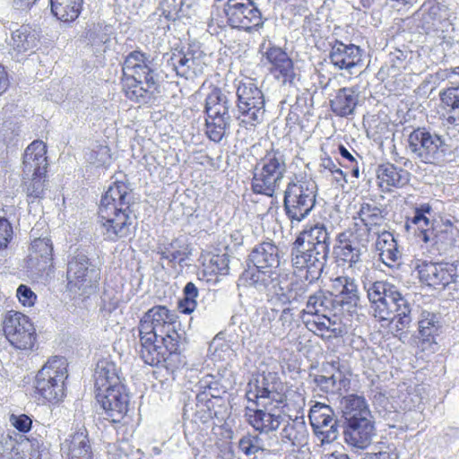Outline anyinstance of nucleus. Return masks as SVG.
<instances>
[{"instance_id": "obj_6", "label": "nucleus", "mask_w": 459, "mask_h": 459, "mask_svg": "<svg viewBox=\"0 0 459 459\" xmlns=\"http://www.w3.org/2000/svg\"><path fill=\"white\" fill-rule=\"evenodd\" d=\"M287 171L285 155L279 150H272L255 164L252 178L255 193L273 196L280 188Z\"/></svg>"}, {"instance_id": "obj_34", "label": "nucleus", "mask_w": 459, "mask_h": 459, "mask_svg": "<svg viewBox=\"0 0 459 459\" xmlns=\"http://www.w3.org/2000/svg\"><path fill=\"white\" fill-rule=\"evenodd\" d=\"M358 220L359 221H356L354 226L357 228V230L363 231V233L360 234L361 237L364 235L368 237L375 227L380 226L383 223L384 217L382 211L378 207L364 204L361 205L359 212ZM361 241L368 242V239L365 238H361Z\"/></svg>"}, {"instance_id": "obj_28", "label": "nucleus", "mask_w": 459, "mask_h": 459, "mask_svg": "<svg viewBox=\"0 0 459 459\" xmlns=\"http://www.w3.org/2000/svg\"><path fill=\"white\" fill-rule=\"evenodd\" d=\"M61 451L67 459H91V450L85 429L70 435L62 444Z\"/></svg>"}, {"instance_id": "obj_26", "label": "nucleus", "mask_w": 459, "mask_h": 459, "mask_svg": "<svg viewBox=\"0 0 459 459\" xmlns=\"http://www.w3.org/2000/svg\"><path fill=\"white\" fill-rule=\"evenodd\" d=\"M308 431L302 417L290 419L281 432L282 444L292 447L296 451L307 444Z\"/></svg>"}, {"instance_id": "obj_24", "label": "nucleus", "mask_w": 459, "mask_h": 459, "mask_svg": "<svg viewBox=\"0 0 459 459\" xmlns=\"http://www.w3.org/2000/svg\"><path fill=\"white\" fill-rule=\"evenodd\" d=\"M331 232L328 228L321 222L313 225H307L296 238V244H305L314 248L315 251L323 252L328 255L330 250Z\"/></svg>"}, {"instance_id": "obj_44", "label": "nucleus", "mask_w": 459, "mask_h": 459, "mask_svg": "<svg viewBox=\"0 0 459 459\" xmlns=\"http://www.w3.org/2000/svg\"><path fill=\"white\" fill-rule=\"evenodd\" d=\"M304 323L309 331L320 336H325L327 333L336 335L342 332L337 324L325 314L311 315L310 317L304 319Z\"/></svg>"}, {"instance_id": "obj_21", "label": "nucleus", "mask_w": 459, "mask_h": 459, "mask_svg": "<svg viewBox=\"0 0 459 459\" xmlns=\"http://www.w3.org/2000/svg\"><path fill=\"white\" fill-rule=\"evenodd\" d=\"M48 166L46 143L40 140L33 141L24 152L22 175L24 177L46 175Z\"/></svg>"}, {"instance_id": "obj_25", "label": "nucleus", "mask_w": 459, "mask_h": 459, "mask_svg": "<svg viewBox=\"0 0 459 459\" xmlns=\"http://www.w3.org/2000/svg\"><path fill=\"white\" fill-rule=\"evenodd\" d=\"M6 45L12 56L18 57L21 55L32 52L38 43L36 33L29 26L22 25L13 30L6 38Z\"/></svg>"}, {"instance_id": "obj_64", "label": "nucleus", "mask_w": 459, "mask_h": 459, "mask_svg": "<svg viewBox=\"0 0 459 459\" xmlns=\"http://www.w3.org/2000/svg\"><path fill=\"white\" fill-rule=\"evenodd\" d=\"M37 0H12V5L16 10L27 11L36 3Z\"/></svg>"}, {"instance_id": "obj_23", "label": "nucleus", "mask_w": 459, "mask_h": 459, "mask_svg": "<svg viewBox=\"0 0 459 459\" xmlns=\"http://www.w3.org/2000/svg\"><path fill=\"white\" fill-rule=\"evenodd\" d=\"M329 59L335 68L345 69L351 74V69L361 62V50L356 45L336 40L332 46Z\"/></svg>"}, {"instance_id": "obj_35", "label": "nucleus", "mask_w": 459, "mask_h": 459, "mask_svg": "<svg viewBox=\"0 0 459 459\" xmlns=\"http://www.w3.org/2000/svg\"><path fill=\"white\" fill-rule=\"evenodd\" d=\"M377 178L381 187H403L409 183L410 173L401 168L395 167L391 163H385L378 166Z\"/></svg>"}, {"instance_id": "obj_45", "label": "nucleus", "mask_w": 459, "mask_h": 459, "mask_svg": "<svg viewBox=\"0 0 459 459\" xmlns=\"http://www.w3.org/2000/svg\"><path fill=\"white\" fill-rule=\"evenodd\" d=\"M443 104L449 108L446 117V124L459 126V86L451 87L440 94Z\"/></svg>"}, {"instance_id": "obj_5", "label": "nucleus", "mask_w": 459, "mask_h": 459, "mask_svg": "<svg viewBox=\"0 0 459 459\" xmlns=\"http://www.w3.org/2000/svg\"><path fill=\"white\" fill-rule=\"evenodd\" d=\"M407 152L413 160L425 164L440 165L451 154V147L444 136L425 127H419L408 135Z\"/></svg>"}, {"instance_id": "obj_51", "label": "nucleus", "mask_w": 459, "mask_h": 459, "mask_svg": "<svg viewBox=\"0 0 459 459\" xmlns=\"http://www.w3.org/2000/svg\"><path fill=\"white\" fill-rule=\"evenodd\" d=\"M195 4L196 0H169V15L173 19L189 17Z\"/></svg>"}, {"instance_id": "obj_15", "label": "nucleus", "mask_w": 459, "mask_h": 459, "mask_svg": "<svg viewBox=\"0 0 459 459\" xmlns=\"http://www.w3.org/2000/svg\"><path fill=\"white\" fill-rule=\"evenodd\" d=\"M279 273L271 270L249 267L239 277V285L254 288L260 292H273L280 295L283 289L279 285Z\"/></svg>"}, {"instance_id": "obj_10", "label": "nucleus", "mask_w": 459, "mask_h": 459, "mask_svg": "<svg viewBox=\"0 0 459 459\" xmlns=\"http://www.w3.org/2000/svg\"><path fill=\"white\" fill-rule=\"evenodd\" d=\"M130 209L99 208V222L104 238L110 241H117L126 238L131 233L134 219Z\"/></svg>"}, {"instance_id": "obj_27", "label": "nucleus", "mask_w": 459, "mask_h": 459, "mask_svg": "<svg viewBox=\"0 0 459 459\" xmlns=\"http://www.w3.org/2000/svg\"><path fill=\"white\" fill-rule=\"evenodd\" d=\"M416 268L420 281L429 286H446L454 281V274L445 264L422 262Z\"/></svg>"}, {"instance_id": "obj_31", "label": "nucleus", "mask_w": 459, "mask_h": 459, "mask_svg": "<svg viewBox=\"0 0 459 459\" xmlns=\"http://www.w3.org/2000/svg\"><path fill=\"white\" fill-rule=\"evenodd\" d=\"M264 56L271 64V71L278 79L282 78L283 82L290 79L293 75V64L287 53L278 47H270L264 53Z\"/></svg>"}, {"instance_id": "obj_32", "label": "nucleus", "mask_w": 459, "mask_h": 459, "mask_svg": "<svg viewBox=\"0 0 459 459\" xmlns=\"http://www.w3.org/2000/svg\"><path fill=\"white\" fill-rule=\"evenodd\" d=\"M118 385L123 384L121 383L117 365L109 359L99 360L95 369L96 390L103 391Z\"/></svg>"}, {"instance_id": "obj_40", "label": "nucleus", "mask_w": 459, "mask_h": 459, "mask_svg": "<svg viewBox=\"0 0 459 459\" xmlns=\"http://www.w3.org/2000/svg\"><path fill=\"white\" fill-rule=\"evenodd\" d=\"M358 97L353 88L340 89L330 101L333 112L340 117L351 115L358 103Z\"/></svg>"}, {"instance_id": "obj_49", "label": "nucleus", "mask_w": 459, "mask_h": 459, "mask_svg": "<svg viewBox=\"0 0 459 459\" xmlns=\"http://www.w3.org/2000/svg\"><path fill=\"white\" fill-rule=\"evenodd\" d=\"M316 435L323 436L322 442L334 441L338 437L337 420L334 412L330 414V419L315 422L311 425Z\"/></svg>"}, {"instance_id": "obj_36", "label": "nucleus", "mask_w": 459, "mask_h": 459, "mask_svg": "<svg viewBox=\"0 0 459 459\" xmlns=\"http://www.w3.org/2000/svg\"><path fill=\"white\" fill-rule=\"evenodd\" d=\"M341 408L346 423L353 420L372 418L365 398L359 395L350 394L344 396L341 400Z\"/></svg>"}, {"instance_id": "obj_13", "label": "nucleus", "mask_w": 459, "mask_h": 459, "mask_svg": "<svg viewBox=\"0 0 459 459\" xmlns=\"http://www.w3.org/2000/svg\"><path fill=\"white\" fill-rule=\"evenodd\" d=\"M328 255L315 251L305 244L293 243L291 250V264L298 272H305L302 276L309 282L317 280L325 265Z\"/></svg>"}, {"instance_id": "obj_57", "label": "nucleus", "mask_w": 459, "mask_h": 459, "mask_svg": "<svg viewBox=\"0 0 459 459\" xmlns=\"http://www.w3.org/2000/svg\"><path fill=\"white\" fill-rule=\"evenodd\" d=\"M87 160L97 167L108 165L111 160L110 150L106 145H98L89 152Z\"/></svg>"}, {"instance_id": "obj_53", "label": "nucleus", "mask_w": 459, "mask_h": 459, "mask_svg": "<svg viewBox=\"0 0 459 459\" xmlns=\"http://www.w3.org/2000/svg\"><path fill=\"white\" fill-rule=\"evenodd\" d=\"M184 299L179 301L178 307L184 314H191L196 308L198 290L193 282H188L184 288Z\"/></svg>"}, {"instance_id": "obj_52", "label": "nucleus", "mask_w": 459, "mask_h": 459, "mask_svg": "<svg viewBox=\"0 0 459 459\" xmlns=\"http://www.w3.org/2000/svg\"><path fill=\"white\" fill-rule=\"evenodd\" d=\"M411 224L417 227L419 230V238L425 243L432 241L433 231H435L436 226L430 217H420L419 215H413L411 221Z\"/></svg>"}, {"instance_id": "obj_4", "label": "nucleus", "mask_w": 459, "mask_h": 459, "mask_svg": "<svg viewBox=\"0 0 459 459\" xmlns=\"http://www.w3.org/2000/svg\"><path fill=\"white\" fill-rule=\"evenodd\" d=\"M246 396L248 403L263 408L279 405L285 400L290 403L292 398L295 410L299 411L305 406L303 394L292 391L287 395L283 383L277 374L273 372H264L251 379L247 384Z\"/></svg>"}, {"instance_id": "obj_41", "label": "nucleus", "mask_w": 459, "mask_h": 459, "mask_svg": "<svg viewBox=\"0 0 459 459\" xmlns=\"http://www.w3.org/2000/svg\"><path fill=\"white\" fill-rule=\"evenodd\" d=\"M52 245L49 239L36 238L31 243L29 263L39 270H44L52 260Z\"/></svg>"}, {"instance_id": "obj_22", "label": "nucleus", "mask_w": 459, "mask_h": 459, "mask_svg": "<svg viewBox=\"0 0 459 459\" xmlns=\"http://www.w3.org/2000/svg\"><path fill=\"white\" fill-rule=\"evenodd\" d=\"M419 345L422 351L434 352L437 346L436 337L441 327L437 314L423 310L419 318Z\"/></svg>"}, {"instance_id": "obj_60", "label": "nucleus", "mask_w": 459, "mask_h": 459, "mask_svg": "<svg viewBox=\"0 0 459 459\" xmlns=\"http://www.w3.org/2000/svg\"><path fill=\"white\" fill-rule=\"evenodd\" d=\"M13 228L10 222L0 216V249L5 248L12 238Z\"/></svg>"}, {"instance_id": "obj_47", "label": "nucleus", "mask_w": 459, "mask_h": 459, "mask_svg": "<svg viewBox=\"0 0 459 459\" xmlns=\"http://www.w3.org/2000/svg\"><path fill=\"white\" fill-rule=\"evenodd\" d=\"M340 242V255L342 258L350 264V266L357 267L360 264V255L364 245H354V243L348 238V234L343 233L339 237Z\"/></svg>"}, {"instance_id": "obj_14", "label": "nucleus", "mask_w": 459, "mask_h": 459, "mask_svg": "<svg viewBox=\"0 0 459 459\" xmlns=\"http://www.w3.org/2000/svg\"><path fill=\"white\" fill-rule=\"evenodd\" d=\"M96 398L105 411L106 419L113 423L121 422L129 411V395L124 385L97 391Z\"/></svg>"}, {"instance_id": "obj_38", "label": "nucleus", "mask_w": 459, "mask_h": 459, "mask_svg": "<svg viewBox=\"0 0 459 459\" xmlns=\"http://www.w3.org/2000/svg\"><path fill=\"white\" fill-rule=\"evenodd\" d=\"M205 109L207 117L213 120L222 119L230 122V104L226 96L218 89H214L206 98Z\"/></svg>"}, {"instance_id": "obj_55", "label": "nucleus", "mask_w": 459, "mask_h": 459, "mask_svg": "<svg viewBox=\"0 0 459 459\" xmlns=\"http://www.w3.org/2000/svg\"><path fill=\"white\" fill-rule=\"evenodd\" d=\"M376 451L368 453L363 459H399L400 454L394 443L380 444L376 446Z\"/></svg>"}, {"instance_id": "obj_37", "label": "nucleus", "mask_w": 459, "mask_h": 459, "mask_svg": "<svg viewBox=\"0 0 459 459\" xmlns=\"http://www.w3.org/2000/svg\"><path fill=\"white\" fill-rule=\"evenodd\" d=\"M333 293L342 304L357 306L359 293L355 281L348 276H339L333 280Z\"/></svg>"}, {"instance_id": "obj_8", "label": "nucleus", "mask_w": 459, "mask_h": 459, "mask_svg": "<svg viewBox=\"0 0 459 459\" xmlns=\"http://www.w3.org/2000/svg\"><path fill=\"white\" fill-rule=\"evenodd\" d=\"M316 184L305 179L288 184L284 193V209L291 223L300 222L311 212L316 204Z\"/></svg>"}, {"instance_id": "obj_43", "label": "nucleus", "mask_w": 459, "mask_h": 459, "mask_svg": "<svg viewBox=\"0 0 459 459\" xmlns=\"http://www.w3.org/2000/svg\"><path fill=\"white\" fill-rule=\"evenodd\" d=\"M51 12L60 21L70 22L80 14L83 0H50Z\"/></svg>"}, {"instance_id": "obj_59", "label": "nucleus", "mask_w": 459, "mask_h": 459, "mask_svg": "<svg viewBox=\"0 0 459 459\" xmlns=\"http://www.w3.org/2000/svg\"><path fill=\"white\" fill-rule=\"evenodd\" d=\"M16 296L20 301V303L23 307H32L34 306L37 300V295L26 285L21 284L17 290Z\"/></svg>"}, {"instance_id": "obj_39", "label": "nucleus", "mask_w": 459, "mask_h": 459, "mask_svg": "<svg viewBox=\"0 0 459 459\" xmlns=\"http://www.w3.org/2000/svg\"><path fill=\"white\" fill-rule=\"evenodd\" d=\"M375 233L377 234L375 246L381 261L389 267L393 266L394 263H395L400 256L396 240L393 234L388 231Z\"/></svg>"}, {"instance_id": "obj_9", "label": "nucleus", "mask_w": 459, "mask_h": 459, "mask_svg": "<svg viewBox=\"0 0 459 459\" xmlns=\"http://www.w3.org/2000/svg\"><path fill=\"white\" fill-rule=\"evenodd\" d=\"M238 112L241 122L250 126L260 124L264 117V97L262 91L250 80L241 81L237 86Z\"/></svg>"}, {"instance_id": "obj_16", "label": "nucleus", "mask_w": 459, "mask_h": 459, "mask_svg": "<svg viewBox=\"0 0 459 459\" xmlns=\"http://www.w3.org/2000/svg\"><path fill=\"white\" fill-rule=\"evenodd\" d=\"M279 405H272L266 408L255 406L248 403L246 408V417L249 424L259 432L268 433L279 428L282 421L278 410Z\"/></svg>"}, {"instance_id": "obj_7", "label": "nucleus", "mask_w": 459, "mask_h": 459, "mask_svg": "<svg viewBox=\"0 0 459 459\" xmlns=\"http://www.w3.org/2000/svg\"><path fill=\"white\" fill-rule=\"evenodd\" d=\"M67 362L63 357H52L38 372L35 388L39 394L50 403L65 396V380L67 378Z\"/></svg>"}, {"instance_id": "obj_18", "label": "nucleus", "mask_w": 459, "mask_h": 459, "mask_svg": "<svg viewBox=\"0 0 459 459\" xmlns=\"http://www.w3.org/2000/svg\"><path fill=\"white\" fill-rule=\"evenodd\" d=\"M94 271L89 269V259L83 254H77L68 263L67 287L71 291L84 290L91 286Z\"/></svg>"}, {"instance_id": "obj_19", "label": "nucleus", "mask_w": 459, "mask_h": 459, "mask_svg": "<svg viewBox=\"0 0 459 459\" xmlns=\"http://www.w3.org/2000/svg\"><path fill=\"white\" fill-rule=\"evenodd\" d=\"M343 435L347 445L358 449H366L375 436L372 418H362L347 422Z\"/></svg>"}, {"instance_id": "obj_20", "label": "nucleus", "mask_w": 459, "mask_h": 459, "mask_svg": "<svg viewBox=\"0 0 459 459\" xmlns=\"http://www.w3.org/2000/svg\"><path fill=\"white\" fill-rule=\"evenodd\" d=\"M0 459H41L39 444L27 438L17 441L10 436L0 439Z\"/></svg>"}, {"instance_id": "obj_12", "label": "nucleus", "mask_w": 459, "mask_h": 459, "mask_svg": "<svg viewBox=\"0 0 459 459\" xmlns=\"http://www.w3.org/2000/svg\"><path fill=\"white\" fill-rule=\"evenodd\" d=\"M224 13L234 28L250 31L263 25L261 12L252 0H228Z\"/></svg>"}, {"instance_id": "obj_29", "label": "nucleus", "mask_w": 459, "mask_h": 459, "mask_svg": "<svg viewBox=\"0 0 459 459\" xmlns=\"http://www.w3.org/2000/svg\"><path fill=\"white\" fill-rule=\"evenodd\" d=\"M249 259L257 268L277 272L280 265L279 249L273 243L264 242L253 249Z\"/></svg>"}, {"instance_id": "obj_61", "label": "nucleus", "mask_w": 459, "mask_h": 459, "mask_svg": "<svg viewBox=\"0 0 459 459\" xmlns=\"http://www.w3.org/2000/svg\"><path fill=\"white\" fill-rule=\"evenodd\" d=\"M10 423L21 432H28L31 428V420L25 414L10 416Z\"/></svg>"}, {"instance_id": "obj_48", "label": "nucleus", "mask_w": 459, "mask_h": 459, "mask_svg": "<svg viewBox=\"0 0 459 459\" xmlns=\"http://www.w3.org/2000/svg\"><path fill=\"white\" fill-rule=\"evenodd\" d=\"M314 381L321 390L326 393L341 391L346 386L347 383L342 373L338 369H335L330 376L316 375Z\"/></svg>"}, {"instance_id": "obj_54", "label": "nucleus", "mask_w": 459, "mask_h": 459, "mask_svg": "<svg viewBox=\"0 0 459 459\" xmlns=\"http://www.w3.org/2000/svg\"><path fill=\"white\" fill-rule=\"evenodd\" d=\"M230 122L222 119L213 120L211 117L206 118V134L213 142L219 143L225 135L226 129Z\"/></svg>"}, {"instance_id": "obj_42", "label": "nucleus", "mask_w": 459, "mask_h": 459, "mask_svg": "<svg viewBox=\"0 0 459 459\" xmlns=\"http://www.w3.org/2000/svg\"><path fill=\"white\" fill-rule=\"evenodd\" d=\"M458 233V229L450 221L444 222L436 226L432 235V241L429 243L436 246L440 251H446L455 244Z\"/></svg>"}, {"instance_id": "obj_1", "label": "nucleus", "mask_w": 459, "mask_h": 459, "mask_svg": "<svg viewBox=\"0 0 459 459\" xmlns=\"http://www.w3.org/2000/svg\"><path fill=\"white\" fill-rule=\"evenodd\" d=\"M177 323L176 314L165 306H154L143 316L138 326L140 354L146 364L157 366L178 358L180 334Z\"/></svg>"}, {"instance_id": "obj_33", "label": "nucleus", "mask_w": 459, "mask_h": 459, "mask_svg": "<svg viewBox=\"0 0 459 459\" xmlns=\"http://www.w3.org/2000/svg\"><path fill=\"white\" fill-rule=\"evenodd\" d=\"M132 198L131 190L124 182H114L102 196L99 208H116L129 209Z\"/></svg>"}, {"instance_id": "obj_58", "label": "nucleus", "mask_w": 459, "mask_h": 459, "mask_svg": "<svg viewBox=\"0 0 459 459\" xmlns=\"http://www.w3.org/2000/svg\"><path fill=\"white\" fill-rule=\"evenodd\" d=\"M333 411L328 405L323 403H316L313 405L309 411V420L310 424H314L315 422H318L321 420H326L330 419V414H333Z\"/></svg>"}, {"instance_id": "obj_62", "label": "nucleus", "mask_w": 459, "mask_h": 459, "mask_svg": "<svg viewBox=\"0 0 459 459\" xmlns=\"http://www.w3.org/2000/svg\"><path fill=\"white\" fill-rule=\"evenodd\" d=\"M321 172L328 171L333 174L334 170L337 169V165L330 157H322L320 161Z\"/></svg>"}, {"instance_id": "obj_56", "label": "nucleus", "mask_w": 459, "mask_h": 459, "mask_svg": "<svg viewBox=\"0 0 459 459\" xmlns=\"http://www.w3.org/2000/svg\"><path fill=\"white\" fill-rule=\"evenodd\" d=\"M229 257L226 254L212 255L205 265V272L214 275H226L229 273Z\"/></svg>"}, {"instance_id": "obj_2", "label": "nucleus", "mask_w": 459, "mask_h": 459, "mask_svg": "<svg viewBox=\"0 0 459 459\" xmlns=\"http://www.w3.org/2000/svg\"><path fill=\"white\" fill-rule=\"evenodd\" d=\"M123 90L132 101L140 104L151 102L158 91L152 60L140 50L130 52L123 63Z\"/></svg>"}, {"instance_id": "obj_3", "label": "nucleus", "mask_w": 459, "mask_h": 459, "mask_svg": "<svg viewBox=\"0 0 459 459\" xmlns=\"http://www.w3.org/2000/svg\"><path fill=\"white\" fill-rule=\"evenodd\" d=\"M371 303L372 315L380 321L395 322L397 331L408 328L411 323V306L408 300L387 281L365 283Z\"/></svg>"}, {"instance_id": "obj_63", "label": "nucleus", "mask_w": 459, "mask_h": 459, "mask_svg": "<svg viewBox=\"0 0 459 459\" xmlns=\"http://www.w3.org/2000/svg\"><path fill=\"white\" fill-rule=\"evenodd\" d=\"M239 448L246 455H253L255 453L256 448L251 443V439L249 437H243L239 441Z\"/></svg>"}, {"instance_id": "obj_50", "label": "nucleus", "mask_w": 459, "mask_h": 459, "mask_svg": "<svg viewBox=\"0 0 459 459\" xmlns=\"http://www.w3.org/2000/svg\"><path fill=\"white\" fill-rule=\"evenodd\" d=\"M332 301L331 297H328L324 291L318 290L309 297L307 308L304 311L308 316L325 314L331 307Z\"/></svg>"}, {"instance_id": "obj_30", "label": "nucleus", "mask_w": 459, "mask_h": 459, "mask_svg": "<svg viewBox=\"0 0 459 459\" xmlns=\"http://www.w3.org/2000/svg\"><path fill=\"white\" fill-rule=\"evenodd\" d=\"M276 317L277 311L275 309L266 310L262 316V323L264 327L270 329L273 336L282 337L291 330L294 314L291 308L287 307L281 311L277 320H275Z\"/></svg>"}, {"instance_id": "obj_11", "label": "nucleus", "mask_w": 459, "mask_h": 459, "mask_svg": "<svg viewBox=\"0 0 459 459\" xmlns=\"http://www.w3.org/2000/svg\"><path fill=\"white\" fill-rule=\"evenodd\" d=\"M4 333L11 344L20 350L33 347L36 333L30 318L21 312L9 311L4 320Z\"/></svg>"}, {"instance_id": "obj_17", "label": "nucleus", "mask_w": 459, "mask_h": 459, "mask_svg": "<svg viewBox=\"0 0 459 459\" xmlns=\"http://www.w3.org/2000/svg\"><path fill=\"white\" fill-rule=\"evenodd\" d=\"M201 50L188 48L186 51L173 52L169 59V65L181 77H189L203 73L205 65Z\"/></svg>"}, {"instance_id": "obj_46", "label": "nucleus", "mask_w": 459, "mask_h": 459, "mask_svg": "<svg viewBox=\"0 0 459 459\" xmlns=\"http://www.w3.org/2000/svg\"><path fill=\"white\" fill-rule=\"evenodd\" d=\"M45 178L46 175L23 176L22 190L26 194L28 203L44 198L47 190Z\"/></svg>"}]
</instances>
